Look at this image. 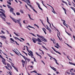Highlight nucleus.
<instances>
[{"label": "nucleus", "mask_w": 75, "mask_h": 75, "mask_svg": "<svg viewBox=\"0 0 75 75\" xmlns=\"http://www.w3.org/2000/svg\"><path fill=\"white\" fill-rule=\"evenodd\" d=\"M25 47H26V49L27 51H28V52H29V53L31 55V57H32V58H33V57H34V55H33V52H32L31 51H30H30L28 50V47L26 46Z\"/></svg>", "instance_id": "f257e3e1"}, {"label": "nucleus", "mask_w": 75, "mask_h": 75, "mask_svg": "<svg viewBox=\"0 0 75 75\" xmlns=\"http://www.w3.org/2000/svg\"><path fill=\"white\" fill-rule=\"evenodd\" d=\"M37 35L38 37H39V38H42V39L44 40H45V41L46 42H47V40L45 39V38H44V37L43 36H40L39 34H37Z\"/></svg>", "instance_id": "f03ea898"}, {"label": "nucleus", "mask_w": 75, "mask_h": 75, "mask_svg": "<svg viewBox=\"0 0 75 75\" xmlns=\"http://www.w3.org/2000/svg\"><path fill=\"white\" fill-rule=\"evenodd\" d=\"M1 58L2 59V62L3 63L4 65H6V63L5 62L6 61V60L4 58H3V57H2Z\"/></svg>", "instance_id": "7ed1b4c3"}, {"label": "nucleus", "mask_w": 75, "mask_h": 75, "mask_svg": "<svg viewBox=\"0 0 75 75\" xmlns=\"http://www.w3.org/2000/svg\"><path fill=\"white\" fill-rule=\"evenodd\" d=\"M46 26L47 28H46V29L47 30H48L49 31L50 33H51V29L49 27H48V25H46Z\"/></svg>", "instance_id": "20e7f679"}, {"label": "nucleus", "mask_w": 75, "mask_h": 75, "mask_svg": "<svg viewBox=\"0 0 75 75\" xmlns=\"http://www.w3.org/2000/svg\"><path fill=\"white\" fill-rule=\"evenodd\" d=\"M52 49H53V50L54 51L56 52L57 53H58V54H59L60 55H61V53H60V52H58V51H57L56 50H55V49H54V47H52Z\"/></svg>", "instance_id": "39448f33"}, {"label": "nucleus", "mask_w": 75, "mask_h": 75, "mask_svg": "<svg viewBox=\"0 0 75 75\" xmlns=\"http://www.w3.org/2000/svg\"><path fill=\"white\" fill-rule=\"evenodd\" d=\"M47 22L48 23V24H50V25H49L50 27V28H51V23H50L49 22V20L48 19V17H47Z\"/></svg>", "instance_id": "423d86ee"}, {"label": "nucleus", "mask_w": 75, "mask_h": 75, "mask_svg": "<svg viewBox=\"0 0 75 75\" xmlns=\"http://www.w3.org/2000/svg\"><path fill=\"white\" fill-rule=\"evenodd\" d=\"M7 66H8V67L10 68V69L11 70V69H12V67H11V66L8 63H7Z\"/></svg>", "instance_id": "0eeeda50"}, {"label": "nucleus", "mask_w": 75, "mask_h": 75, "mask_svg": "<svg viewBox=\"0 0 75 75\" xmlns=\"http://www.w3.org/2000/svg\"><path fill=\"white\" fill-rule=\"evenodd\" d=\"M50 67L51 68H52V69H53V70H54V71H57V69H55V68L53 67H51V66H50Z\"/></svg>", "instance_id": "6e6552de"}, {"label": "nucleus", "mask_w": 75, "mask_h": 75, "mask_svg": "<svg viewBox=\"0 0 75 75\" xmlns=\"http://www.w3.org/2000/svg\"><path fill=\"white\" fill-rule=\"evenodd\" d=\"M42 30H43V31H44V33L45 34H47V33H46V29L45 28H42Z\"/></svg>", "instance_id": "1a4fd4ad"}, {"label": "nucleus", "mask_w": 75, "mask_h": 75, "mask_svg": "<svg viewBox=\"0 0 75 75\" xmlns=\"http://www.w3.org/2000/svg\"><path fill=\"white\" fill-rule=\"evenodd\" d=\"M14 8H11V9H10V11L11 13H13L14 11Z\"/></svg>", "instance_id": "9d476101"}, {"label": "nucleus", "mask_w": 75, "mask_h": 75, "mask_svg": "<svg viewBox=\"0 0 75 75\" xmlns=\"http://www.w3.org/2000/svg\"><path fill=\"white\" fill-rule=\"evenodd\" d=\"M32 40H33V42H34V43H35L36 42L35 39V38H33L32 39Z\"/></svg>", "instance_id": "9b49d317"}, {"label": "nucleus", "mask_w": 75, "mask_h": 75, "mask_svg": "<svg viewBox=\"0 0 75 75\" xmlns=\"http://www.w3.org/2000/svg\"><path fill=\"white\" fill-rule=\"evenodd\" d=\"M53 59H54V61H55L56 64L57 65H59V64L58 62H57V59H55V58H53Z\"/></svg>", "instance_id": "f8f14e48"}, {"label": "nucleus", "mask_w": 75, "mask_h": 75, "mask_svg": "<svg viewBox=\"0 0 75 75\" xmlns=\"http://www.w3.org/2000/svg\"><path fill=\"white\" fill-rule=\"evenodd\" d=\"M21 19H19L17 20V23H18V24H19V23H20V21H21Z\"/></svg>", "instance_id": "ddd939ff"}, {"label": "nucleus", "mask_w": 75, "mask_h": 75, "mask_svg": "<svg viewBox=\"0 0 75 75\" xmlns=\"http://www.w3.org/2000/svg\"><path fill=\"white\" fill-rule=\"evenodd\" d=\"M0 37L1 38H3L4 39H6V38L5 37V36L3 35V36H0Z\"/></svg>", "instance_id": "4468645a"}, {"label": "nucleus", "mask_w": 75, "mask_h": 75, "mask_svg": "<svg viewBox=\"0 0 75 75\" xmlns=\"http://www.w3.org/2000/svg\"><path fill=\"white\" fill-rule=\"evenodd\" d=\"M38 41L39 42H42V41L41 40V39H40L39 38H38Z\"/></svg>", "instance_id": "2eb2a0df"}, {"label": "nucleus", "mask_w": 75, "mask_h": 75, "mask_svg": "<svg viewBox=\"0 0 75 75\" xmlns=\"http://www.w3.org/2000/svg\"><path fill=\"white\" fill-rule=\"evenodd\" d=\"M52 25L53 26V27L54 28H55V29H56V30H57V31L58 32H59V31L57 29L56 27H55V26H54V25H53V24L52 23Z\"/></svg>", "instance_id": "dca6fc26"}, {"label": "nucleus", "mask_w": 75, "mask_h": 75, "mask_svg": "<svg viewBox=\"0 0 75 75\" xmlns=\"http://www.w3.org/2000/svg\"><path fill=\"white\" fill-rule=\"evenodd\" d=\"M69 63L70 65H74V66H75V64L74 63L72 62H69Z\"/></svg>", "instance_id": "f3484780"}, {"label": "nucleus", "mask_w": 75, "mask_h": 75, "mask_svg": "<svg viewBox=\"0 0 75 75\" xmlns=\"http://www.w3.org/2000/svg\"><path fill=\"white\" fill-rule=\"evenodd\" d=\"M27 60V61H28V62H29V61H30V59L28 58L27 57H26V59H25V60Z\"/></svg>", "instance_id": "a211bd4d"}, {"label": "nucleus", "mask_w": 75, "mask_h": 75, "mask_svg": "<svg viewBox=\"0 0 75 75\" xmlns=\"http://www.w3.org/2000/svg\"><path fill=\"white\" fill-rule=\"evenodd\" d=\"M7 6H8V8H12L11 6H10V5H9L8 4L7 5Z\"/></svg>", "instance_id": "6ab92c4d"}, {"label": "nucleus", "mask_w": 75, "mask_h": 75, "mask_svg": "<svg viewBox=\"0 0 75 75\" xmlns=\"http://www.w3.org/2000/svg\"><path fill=\"white\" fill-rule=\"evenodd\" d=\"M28 16H29V17L30 19V20H34L32 19L31 18V15H29V14H28Z\"/></svg>", "instance_id": "aec40b11"}, {"label": "nucleus", "mask_w": 75, "mask_h": 75, "mask_svg": "<svg viewBox=\"0 0 75 75\" xmlns=\"http://www.w3.org/2000/svg\"><path fill=\"white\" fill-rule=\"evenodd\" d=\"M5 68H6L7 69H8V70H9V71H10V69H9V68L7 66H5Z\"/></svg>", "instance_id": "412c9836"}, {"label": "nucleus", "mask_w": 75, "mask_h": 75, "mask_svg": "<svg viewBox=\"0 0 75 75\" xmlns=\"http://www.w3.org/2000/svg\"><path fill=\"white\" fill-rule=\"evenodd\" d=\"M51 40L53 42L54 44H55V40H52V39H51Z\"/></svg>", "instance_id": "4be33fe9"}, {"label": "nucleus", "mask_w": 75, "mask_h": 75, "mask_svg": "<svg viewBox=\"0 0 75 75\" xmlns=\"http://www.w3.org/2000/svg\"><path fill=\"white\" fill-rule=\"evenodd\" d=\"M11 63L12 67H13V68H14L15 67V66H14V64L12 62H11Z\"/></svg>", "instance_id": "5701e85b"}, {"label": "nucleus", "mask_w": 75, "mask_h": 75, "mask_svg": "<svg viewBox=\"0 0 75 75\" xmlns=\"http://www.w3.org/2000/svg\"><path fill=\"white\" fill-rule=\"evenodd\" d=\"M2 15L4 17H5V18H6V15L5 14V13H3Z\"/></svg>", "instance_id": "b1692460"}, {"label": "nucleus", "mask_w": 75, "mask_h": 75, "mask_svg": "<svg viewBox=\"0 0 75 75\" xmlns=\"http://www.w3.org/2000/svg\"><path fill=\"white\" fill-rule=\"evenodd\" d=\"M13 20V21H14V22H15V23H17V20L14 19Z\"/></svg>", "instance_id": "393cba45"}, {"label": "nucleus", "mask_w": 75, "mask_h": 75, "mask_svg": "<svg viewBox=\"0 0 75 75\" xmlns=\"http://www.w3.org/2000/svg\"><path fill=\"white\" fill-rule=\"evenodd\" d=\"M22 57L24 58V59H25L26 62H27V61H26V60H25V59H26V58L25 57V56H23V55H22Z\"/></svg>", "instance_id": "a878e982"}, {"label": "nucleus", "mask_w": 75, "mask_h": 75, "mask_svg": "<svg viewBox=\"0 0 75 75\" xmlns=\"http://www.w3.org/2000/svg\"><path fill=\"white\" fill-rule=\"evenodd\" d=\"M14 68L15 69V70H16V71L17 72H18V69L17 68H16V67H15Z\"/></svg>", "instance_id": "bb28decb"}, {"label": "nucleus", "mask_w": 75, "mask_h": 75, "mask_svg": "<svg viewBox=\"0 0 75 75\" xmlns=\"http://www.w3.org/2000/svg\"><path fill=\"white\" fill-rule=\"evenodd\" d=\"M16 14L18 16H20V13L19 12H17L16 13Z\"/></svg>", "instance_id": "cd10ccee"}, {"label": "nucleus", "mask_w": 75, "mask_h": 75, "mask_svg": "<svg viewBox=\"0 0 75 75\" xmlns=\"http://www.w3.org/2000/svg\"><path fill=\"white\" fill-rule=\"evenodd\" d=\"M38 7L41 10H42V9L41 8V7H40V5H39L38 6Z\"/></svg>", "instance_id": "c85d7f7f"}, {"label": "nucleus", "mask_w": 75, "mask_h": 75, "mask_svg": "<svg viewBox=\"0 0 75 75\" xmlns=\"http://www.w3.org/2000/svg\"><path fill=\"white\" fill-rule=\"evenodd\" d=\"M20 12H21V13H22V14H23V13H24V11L22 10H20Z\"/></svg>", "instance_id": "c756f323"}, {"label": "nucleus", "mask_w": 75, "mask_h": 75, "mask_svg": "<svg viewBox=\"0 0 75 75\" xmlns=\"http://www.w3.org/2000/svg\"><path fill=\"white\" fill-rule=\"evenodd\" d=\"M33 58H34V62H37V61H36V59H35V58L34 57H33Z\"/></svg>", "instance_id": "7c9ffc66"}, {"label": "nucleus", "mask_w": 75, "mask_h": 75, "mask_svg": "<svg viewBox=\"0 0 75 75\" xmlns=\"http://www.w3.org/2000/svg\"><path fill=\"white\" fill-rule=\"evenodd\" d=\"M42 47H43V48H45V49L46 50H47V51H48V50L44 46H43V45H42Z\"/></svg>", "instance_id": "2f4dec72"}, {"label": "nucleus", "mask_w": 75, "mask_h": 75, "mask_svg": "<svg viewBox=\"0 0 75 75\" xmlns=\"http://www.w3.org/2000/svg\"><path fill=\"white\" fill-rule=\"evenodd\" d=\"M7 3L9 5H11V3L10 2H8V1H7Z\"/></svg>", "instance_id": "473e14b6"}, {"label": "nucleus", "mask_w": 75, "mask_h": 75, "mask_svg": "<svg viewBox=\"0 0 75 75\" xmlns=\"http://www.w3.org/2000/svg\"><path fill=\"white\" fill-rule=\"evenodd\" d=\"M52 9L53 11H52V12H53V13H54V14H55V11H54V9L53 8H52Z\"/></svg>", "instance_id": "72a5a7b5"}, {"label": "nucleus", "mask_w": 75, "mask_h": 75, "mask_svg": "<svg viewBox=\"0 0 75 75\" xmlns=\"http://www.w3.org/2000/svg\"><path fill=\"white\" fill-rule=\"evenodd\" d=\"M42 1V4L45 7H46V8H47V6H45V5L44 4V3H43V1Z\"/></svg>", "instance_id": "f704fd0d"}, {"label": "nucleus", "mask_w": 75, "mask_h": 75, "mask_svg": "<svg viewBox=\"0 0 75 75\" xmlns=\"http://www.w3.org/2000/svg\"><path fill=\"white\" fill-rule=\"evenodd\" d=\"M1 18H2L3 20H4V21H6V19L5 18H4L3 17L1 16Z\"/></svg>", "instance_id": "c9c22d12"}, {"label": "nucleus", "mask_w": 75, "mask_h": 75, "mask_svg": "<svg viewBox=\"0 0 75 75\" xmlns=\"http://www.w3.org/2000/svg\"><path fill=\"white\" fill-rule=\"evenodd\" d=\"M34 26H36V27H37L38 28H39V27L38 26V25H37L34 24Z\"/></svg>", "instance_id": "e433bc0d"}, {"label": "nucleus", "mask_w": 75, "mask_h": 75, "mask_svg": "<svg viewBox=\"0 0 75 75\" xmlns=\"http://www.w3.org/2000/svg\"><path fill=\"white\" fill-rule=\"evenodd\" d=\"M21 62H22V63H23L24 64H25V61H24L23 60H22Z\"/></svg>", "instance_id": "4c0bfd02"}, {"label": "nucleus", "mask_w": 75, "mask_h": 75, "mask_svg": "<svg viewBox=\"0 0 75 75\" xmlns=\"http://www.w3.org/2000/svg\"><path fill=\"white\" fill-rule=\"evenodd\" d=\"M47 55L49 56V57H50V58H52V57L50 55V54H48V53H47Z\"/></svg>", "instance_id": "58836bf2"}, {"label": "nucleus", "mask_w": 75, "mask_h": 75, "mask_svg": "<svg viewBox=\"0 0 75 75\" xmlns=\"http://www.w3.org/2000/svg\"><path fill=\"white\" fill-rule=\"evenodd\" d=\"M22 52L24 53V54H25L26 55V56H27L28 55H27V53H26L25 52H24V51H22Z\"/></svg>", "instance_id": "ea45409f"}, {"label": "nucleus", "mask_w": 75, "mask_h": 75, "mask_svg": "<svg viewBox=\"0 0 75 75\" xmlns=\"http://www.w3.org/2000/svg\"><path fill=\"white\" fill-rule=\"evenodd\" d=\"M14 34H15V35H16V36H20V35H19L17 34L15 32H14Z\"/></svg>", "instance_id": "a19ab883"}, {"label": "nucleus", "mask_w": 75, "mask_h": 75, "mask_svg": "<svg viewBox=\"0 0 75 75\" xmlns=\"http://www.w3.org/2000/svg\"><path fill=\"white\" fill-rule=\"evenodd\" d=\"M10 40L13 42H15L14 40L12 38H10Z\"/></svg>", "instance_id": "79ce46f5"}, {"label": "nucleus", "mask_w": 75, "mask_h": 75, "mask_svg": "<svg viewBox=\"0 0 75 75\" xmlns=\"http://www.w3.org/2000/svg\"><path fill=\"white\" fill-rule=\"evenodd\" d=\"M56 45L58 47H60V46H59V45H58V43H57L56 44Z\"/></svg>", "instance_id": "37998d69"}, {"label": "nucleus", "mask_w": 75, "mask_h": 75, "mask_svg": "<svg viewBox=\"0 0 75 75\" xmlns=\"http://www.w3.org/2000/svg\"><path fill=\"white\" fill-rule=\"evenodd\" d=\"M68 71H69V70H68L67 71V73L68 74V75H70V74H71L70 73H69V72H68Z\"/></svg>", "instance_id": "c03bdc74"}, {"label": "nucleus", "mask_w": 75, "mask_h": 75, "mask_svg": "<svg viewBox=\"0 0 75 75\" xmlns=\"http://www.w3.org/2000/svg\"><path fill=\"white\" fill-rule=\"evenodd\" d=\"M19 25L21 27H22V25H21V23H19Z\"/></svg>", "instance_id": "a18cd8bd"}, {"label": "nucleus", "mask_w": 75, "mask_h": 75, "mask_svg": "<svg viewBox=\"0 0 75 75\" xmlns=\"http://www.w3.org/2000/svg\"><path fill=\"white\" fill-rule=\"evenodd\" d=\"M67 34L69 35L70 36H71V34L69 33H68V32H67Z\"/></svg>", "instance_id": "49530a36"}, {"label": "nucleus", "mask_w": 75, "mask_h": 75, "mask_svg": "<svg viewBox=\"0 0 75 75\" xmlns=\"http://www.w3.org/2000/svg\"><path fill=\"white\" fill-rule=\"evenodd\" d=\"M15 42H16V44H17V45H19V44H18V43H17V42L16 41H15Z\"/></svg>", "instance_id": "de8ad7c7"}, {"label": "nucleus", "mask_w": 75, "mask_h": 75, "mask_svg": "<svg viewBox=\"0 0 75 75\" xmlns=\"http://www.w3.org/2000/svg\"><path fill=\"white\" fill-rule=\"evenodd\" d=\"M62 8L64 11H67V10H66V9L65 8H64V7H62Z\"/></svg>", "instance_id": "09e8293b"}, {"label": "nucleus", "mask_w": 75, "mask_h": 75, "mask_svg": "<svg viewBox=\"0 0 75 75\" xmlns=\"http://www.w3.org/2000/svg\"><path fill=\"white\" fill-rule=\"evenodd\" d=\"M11 18V19H12V20H14V18H13V17H11V16H10Z\"/></svg>", "instance_id": "8fccbe9b"}, {"label": "nucleus", "mask_w": 75, "mask_h": 75, "mask_svg": "<svg viewBox=\"0 0 75 75\" xmlns=\"http://www.w3.org/2000/svg\"><path fill=\"white\" fill-rule=\"evenodd\" d=\"M36 55H38V56H39V55H40V54H39L38 53L36 52Z\"/></svg>", "instance_id": "3c124183"}, {"label": "nucleus", "mask_w": 75, "mask_h": 75, "mask_svg": "<svg viewBox=\"0 0 75 75\" xmlns=\"http://www.w3.org/2000/svg\"><path fill=\"white\" fill-rule=\"evenodd\" d=\"M26 1L29 4H30V1L29 0H26Z\"/></svg>", "instance_id": "603ef678"}, {"label": "nucleus", "mask_w": 75, "mask_h": 75, "mask_svg": "<svg viewBox=\"0 0 75 75\" xmlns=\"http://www.w3.org/2000/svg\"><path fill=\"white\" fill-rule=\"evenodd\" d=\"M20 38L21 39V40H23V41H25V40H24V39H23V38Z\"/></svg>", "instance_id": "864d4df0"}, {"label": "nucleus", "mask_w": 75, "mask_h": 75, "mask_svg": "<svg viewBox=\"0 0 75 75\" xmlns=\"http://www.w3.org/2000/svg\"><path fill=\"white\" fill-rule=\"evenodd\" d=\"M63 24L64 25H65V26H66V27L67 28H68V26H67L66 25H65L64 24V22H63Z\"/></svg>", "instance_id": "5fc2aeb1"}, {"label": "nucleus", "mask_w": 75, "mask_h": 75, "mask_svg": "<svg viewBox=\"0 0 75 75\" xmlns=\"http://www.w3.org/2000/svg\"><path fill=\"white\" fill-rule=\"evenodd\" d=\"M36 4L37 5V6H38L39 5L40 6V4H38V3H37V2H36Z\"/></svg>", "instance_id": "6e6d98bb"}, {"label": "nucleus", "mask_w": 75, "mask_h": 75, "mask_svg": "<svg viewBox=\"0 0 75 75\" xmlns=\"http://www.w3.org/2000/svg\"><path fill=\"white\" fill-rule=\"evenodd\" d=\"M68 4L69 6H71V4H70V2L68 1Z\"/></svg>", "instance_id": "4d7b16f0"}, {"label": "nucleus", "mask_w": 75, "mask_h": 75, "mask_svg": "<svg viewBox=\"0 0 75 75\" xmlns=\"http://www.w3.org/2000/svg\"><path fill=\"white\" fill-rule=\"evenodd\" d=\"M13 52H15V53H16V54H17V52H16L14 51V50H13Z\"/></svg>", "instance_id": "13d9d810"}, {"label": "nucleus", "mask_w": 75, "mask_h": 75, "mask_svg": "<svg viewBox=\"0 0 75 75\" xmlns=\"http://www.w3.org/2000/svg\"><path fill=\"white\" fill-rule=\"evenodd\" d=\"M62 21H64L63 23H64L65 24V21H64V20H62Z\"/></svg>", "instance_id": "bf43d9fd"}, {"label": "nucleus", "mask_w": 75, "mask_h": 75, "mask_svg": "<svg viewBox=\"0 0 75 75\" xmlns=\"http://www.w3.org/2000/svg\"><path fill=\"white\" fill-rule=\"evenodd\" d=\"M18 40H19V41H21V42H22V40H21L20 39H18Z\"/></svg>", "instance_id": "052dcab7"}, {"label": "nucleus", "mask_w": 75, "mask_h": 75, "mask_svg": "<svg viewBox=\"0 0 75 75\" xmlns=\"http://www.w3.org/2000/svg\"><path fill=\"white\" fill-rule=\"evenodd\" d=\"M54 47H55L56 48H57V49H58L59 48V47H58V46H54Z\"/></svg>", "instance_id": "680f3d73"}, {"label": "nucleus", "mask_w": 75, "mask_h": 75, "mask_svg": "<svg viewBox=\"0 0 75 75\" xmlns=\"http://www.w3.org/2000/svg\"><path fill=\"white\" fill-rule=\"evenodd\" d=\"M1 33H3V34H5V33H4V31H3V30H1Z\"/></svg>", "instance_id": "e2e57ef3"}, {"label": "nucleus", "mask_w": 75, "mask_h": 75, "mask_svg": "<svg viewBox=\"0 0 75 75\" xmlns=\"http://www.w3.org/2000/svg\"><path fill=\"white\" fill-rule=\"evenodd\" d=\"M6 23L7 24H8V25H10V24H11V23H7V22H6Z\"/></svg>", "instance_id": "0e129e2a"}, {"label": "nucleus", "mask_w": 75, "mask_h": 75, "mask_svg": "<svg viewBox=\"0 0 75 75\" xmlns=\"http://www.w3.org/2000/svg\"><path fill=\"white\" fill-rule=\"evenodd\" d=\"M3 54H4V55H6V56H7V54H6V53H4V52H3Z\"/></svg>", "instance_id": "69168bd1"}, {"label": "nucleus", "mask_w": 75, "mask_h": 75, "mask_svg": "<svg viewBox=\"0 0 75 75\" xmlns=\"http://www.w3.org/2000/svg\"><path fill=\"white\" fill-rule=\"evenodd\" d=\"M71 74L72 75H75V74H74V73H71Z\"/></svg>", "instance_id": "338daca9"}, {"label": "nucleus", "mask_w": 75, "mask_h": 75, "mask_svg": "<svg viewBox=\"0 0 75 75\" xmlns=\"http://www.w3.org/2000/svg\"><path fill=\"white\" fill-rule=\"evenodd\" d=\"M37 75H42L41 74H39L38 73H37Z\"/></svg>", "instance_id": "774afa93"}]
</instances>
